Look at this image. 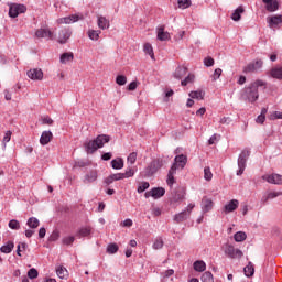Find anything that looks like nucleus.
<instances>
[{
  "label": "nucleus",
  "mask_w": 282,
  "mask_h": 282,
  "mask_svg": "<svg viewBox=\"0 0 282 282\" xmlns=\"http://www.w3.org/2000/svg\"><path fill=\"white\" fill-rule=\"evenodd\" d=\"M267 85L268 83L263 82L262 79H257L249 86L245 87L241 93V99L248 100V102H257V100H259V87H264V89H267Z\"/></svg>",
  "instance_id": "f257e3e1"
},
{
  "label": "nucleus",
  "mask_w": 282,
  "mask_h": 282,
  "mask_svg": "<svg viewBox=\"0 0 282 282\" xmlns=\"http://www.w3.org/2000/svg\"><path fill=\"white\" fill-rule=\"evenodd\" d=\"M111 137L107 134H99L95 140H89L84 143L85 151L88 155H91L98 151V149H102L105 144L109 143Z\"/></svg>",
  "instance_id": "f03ea898"
},
{
  "label": "nucleus",
  "mask_w": 282,
  "mask_h": 282,
  "mask_svg": "<svg viewBox=\"0 0 282 282\" xmlns=\"http://www.w3.org/2000/svg\"><path fill=\"white\" fill-rule=\"evenodd\" d=\"M164 166V160L162 159H156L153 160L144 170L145 177H153L160 169Z\"/></svg>",
  "instance_id": "7ed1b4c3"
},
{
  "label": "nucleus",
  "mask_w": 282,
  "mask_h": 282,
  "mask_svg": "<svg viewBox=\"0 0 282 282\" xmlns=\"http://www.w3.org/2000/svg\"><path fill=\"white\" fill-rule=\"evenodd\" d=\"M8 6H9V17L11 19H17L19 14H25V12H28V7H25V4L9 2Z\"/></svg>",
  "instance_id": "20e7f679"
},
{
  "label": "nucleus",
  "mask_w": 282,
  "mask_h": 282,
  "mask_svg": "<svg viewBox=\"0 0 282 282\" xmlns=\"http://www.w3.org/2000/svg\"><path fill=\"white\" fill-rule=\"evenodd\" d=\"M223 251L228 257V259H241V257H243V251L236 249L235 246L230 243H225L223 246Z\"/></svg>",
  "instance_id": "39448f33"
},
{
  "label": "nucleus",
  "mask_w": 282,
  "mask_h": 282,
  "mask_svg": "<svg viewBox=\"0 0 282 282\" xmlns=\"http://www.w3.org/2000/svg\"><path fill=\"white\" fill-rule=\"evenodd\" d=\"M248 158H250V150H242L238 156V171L237 175H243L246 171V163L248 162Z\"/></svg>",
  "instance_id": "423d86ee"
},
{
  "label": "nucleus",
  "mask_w": 282,
  "mask_h": 282,
  "mask_svg": "<svg viewBox=\"0 0 282 282\" xmlns=\"http://www.w3.org/2000/svg\"><path fill=\"white\" fill-rule=\"evenodd\" d=\"M263 67V61L257 59L250 62L247 66L243 67V74H252L254 72H259Z\"/></svg>",
  "instance_id": "0eeeda50"
},
{
  "label": "nucleus",
  "mask_w": 282,
  "mask_h": 282,
  "mask_svg": "<svg viewBox=\"0 0 282 282\" xmlns=\"http://www.w3.org/2000/svg\"><path fill=\"white\" fill-rule=\"evenodd\" d=\"M267 23L271 30H275V28L279 30L282 25V15H272L267 18Z\"/></svg>",
  "instance_id": "6e6552de"
},
{
  "label": "nucleus",
  "mask_w": 282,
  "mask_h": 282,
  "mask_svg": "<svg viewBox=\"0 0 282 282\" xmlns=\"http://www.w3.org/2000/svg\"><path fill=\"white\" fill-rule=\"evenodd\" d=\"M83 19V15H79V14H72V15H68V17H65V18H59L57 20V23H59V25H63V24H70V23H76V21H82Z\"/></svg>",
  "instance_id": "1a4fd4ad"
},
{
  "label": "nucleus",
  "mask_w": 282,
  "mask_h": 282,
  "mask_svg": "<svg viewBox=\"0 0 282 282\" xmlns=\"http://www.w3.org/2000/svg\"><path fill=\"white\" fill-rule=\"evenodd\" d=\"M262 178L269 184H275L278 186H282V175L281 174H271L263 175Z\"/></svg>",
  "instance_id": "9d476101"
},
{
  "label": "nucleus",
  "mask_w": 282,
  "mask_h": 282,
  "mask_svg": "<svg viewBox=\"0 0 282 282\" xmlns=\"http://www.w3.org/2000/svg\"><path fill=\"white\" fill-rule=\"evenodd\" d=\"M187 162H188V156H186L184 154H180V155L175 156L174 163L172 164V166H175L176 171H177V169H184V166H186Z\"/></svg>",
  "instance_id": "9b49d317"
},
{
  "label": "nucleus",
  "mask_w": 282,
  "mask_h": 282,
  "mask_svg": "<svg viewBox=\"0 0 282 282\" xmlns=\"http://www.w3.org/2000/svg\"><path fill=\"white\" fill-rule=\"evenodd\" d=\"M72 36V31L69 29H62L58 33L57 41L61 43V45H65L67 41H69V37Z\"/></svg>",
  "instance_id": "f8f14e48"
},
{
  "label": "nucleus",
  "mask_w": 282,
  "mask_h": 282,
  "mask_svg": "<svg viewBox=\"0 0 282 282\" xmlns=\"http://www.w3.org/2000/svg\"><path fill=\"white\" fill-rule=\"evenodd\" d=\"M26 76L31 80H43V70L41 68H33L28 70Z\"/></svg>",
  "instance_id": "ddd939ff"
},
{
  "label": "nucleus",
  "mask_w": 282,
  "mask_h": 282,
  "mask_svg": "<svg viewBox=\"0 0 282 282\" xmlns=\"http://www.w3.org/2000/svg\"><path fill=\"white\" fill-rule=\"evenodd\" d=\"M98 180V170H90L84 176V184H93Z\"/></svg>",
  "instance_id": "4468645a"
},
{
  "label": "nucleus",
  "mask_w": 282,
  "mask_h": 282,
  "mask_svg": "<svg viewBox=\"0 0 282 282\" xmlns=\"http://www.w3.org/2000/svg\"><path fill=\"white\" fill-rule=\"evenodd\" d=\"M238 208H239V200L231 199L228 204L224 206V213L225 215H228V213H235V210Z\"/></svg>",
  "instance_id": "2eb2a0df"
},
{
  "label": "nucleus",
  "mask_w": 282,
  "mask_h": 282,
  "mask_svg": "<svg viewBox=\"0 0 282 282\" xmlns=\"http://www.w3.org/2000/svg\"><path fill=\"white\" fill-rule=\"evenodd\" d=\"M52 138H54L52 131H43L40 138V144H42V147L50 144V142H52Z\"/></svg>",
  "instance_id": "dca6fc26"
},
{
  "label": "nucleus",
  "mask_w": 282,
  "mask_h": 282,
  "mask_svg": "<svg viewBox=\"0 0 282 282\" xmlns=\"http://www.w3.org/2000/svg\"><path fill=\"white\" fill-rule=\"evenodd\" d=\"M202 210L203 213H210V210H213V200L208 197H204L202 199Z\"/></svg>",
  "instance_id": "f3484780"
},
{
  "label": "nucleus",
  "mask_w": 282,
  "mask_h": 282,
  "mask_svg": "<svg viewBox=\"0 0 282 282\" xmlns=\"http://www.w3.org/2000/svg\"><path fill=\"white\" fill-rule=\"evenodd\" d=\"M97 25L100 30H109L110 22L102 15H98L97 18Z\"/></svg>",
  "instance_id": "a211bd4d"
},
{
  "label": "nucleus",
  "mask_w": 282,
  "mask_h": 282,
  "mask_svg": "<svg viewBox=\"0 0 282 282\" xmlns=\"http://www.w3.org/2000/svg\"><path fill=\"white\" fill-rule=\"evenodd\" d=\"M175 173H177V170L175 167V165H172L169 173H167V186H173V184H175Z\"/></svg>",
  "instance_id": "6ab92c4d"
},
{
  "label": "nucleus",
  "mask_w": 282,
  "mask_h": 282,
  "mask_svg": "<svg viewBox=\"0 0 282 282\" xmlns=\"http://www.w3.org/2000/svg\"><path fill=\"white\" fill-rule=\"evenodd\" d=\"M189 217H191L189 213L183 210V212L174 215V221L176 224H182L183 221H186V219H188Z\"/></svg>",
  "instance_id": "aec40b11"
},
{
  "label": "nucleus",
  "mask_w": 282,
  "mask_h": 282,
  "mask_svg": "<svg viewBox=\"0 0 282 282\" xmlns=\"http://www.w3.org/2000/svg\"><path fill=\"white\" fill-rule=\"evenodd\" d=\"M156 39L159 41H171V34L164 31V26L158 29Z\"/></svg>",
  "instance_id": "412c9836"
},
{
  "label": "nucleus",
  "mask_w": 282,
  "mask_h": 282,
  "mask_svg": "<svg viewBox=\"0 0 282 282\" xmlns=\"http://www.w3.org/2000/svg\"><path fill=\"white\" fill-rule=\"evenodd\" d=\"M183 199H184V192L182 189H178L172 195L170 202L171 204H180V202H182Z\"/></svg>",
  "instance_id": "4be33fe9"
},
{
  "label": "nucleus",
  "mask_w": 282,
  "mask_h": 282,
  "mask_svg": "<svg viewBox=\"0 0 282 282\" xmlns=\"http://www.w3.org/2000/svg\"><path fill=\"white\" fill-rule=\"evenodd\" d=\"M187 72H188V68L184 66H178L174 72V78H176L177 80H182V78L186 76Z\"/></svg>",
  "instance_id": "5701e85b"
},
{
  "label": "nucleus",
  "mask_w": 282,
  "mask_h": 282,
  "mask_svg": "<svg viewBox=\"0 0 282 282\" xmlns=\"http://www.w3.org/2000/svg\"><path fill=\"white\" fill-rule=\"evenodd\" d=\"M153 199H160V197H164L166 189L163 187H153L152 189Z\"/></svg>",
  "instance_id": "b1692460"
},
{
  "label": "nucleus",
  "mask_w": 282,
  "mask_h": 282,
  "mask_svg": "<svg viewBox=\"0 0 282 282\" xmlns=\"http://www.w3.org/2000/svg\"><path fill=\"white\" fill-rule=\"evenodd\" d=\"M35 36L37 39H47V36L50 39H52V31L47 30V29H39L36 32H35Z\"/></svg>",
  "instance_id": "393cba45"
},
{
  "label": "nucleus",
  "mask_w": 282,
  "mask_h": 282,
  "mask_svg": "<svg viewBox=\"0 0 282 282\" xmlns=\"http://www.w3.org/2000/svg\"><path fill=\"white\" fill-rule=\"evenodd\" d=\"M246 12V9H243L242 6L238 7L231 14V20L232 21H241V14Z\"/></svg>",
  "instance_id": "a878e982"
},
{
  "label": "nucleus",
  "mask_w": 282,
  "mask_h": 282,
  "mask_svg": "<svg viewBox=\"0 0 282 282\" xmlns=\"http://www.w3.org/2000/svg\"><path fill=\"white\" fill-rule=\"evenodd\" d=\"M204 96H206V91L204 90H193L189 93V98L193 100H204Z\"/></svg>",
  "instance_id": "bb28decb"
},
{
  "label": "nucleus",
  "mask_w": 282,
  "mask_h": 282,
  "mask_svg": "<svg viewBox=\"0 0 282 282\" xmlns=\"http://www.w3.org/2000/svg\"><path fill=\"white\" fill-rule=\"evenodd\" d=\"M111 167L115 169V171H120V169H124V160H122V158H117L112 160Z\"/></svg>",
  "instance_id": "cd10ccee"
},
{
  "label": "nucleus",
  "mask_w": 282,
  "mask_h": 282,
  "mask_svg": "<svg viewBox=\"0 0 282 282\" xmlns=\"http://www.w3.org/2000/svg\"><path fill=\"white\" fill-rule=\"evenodd\" d=\"M12 250H14V242H12V241H8L7 245H3L0 248V252H3V254H10V252H12Z\"/></svg>",
  "instance_id": "c85d7f7f"
},
{
  "label": "nucleus",
  "mask_w": 282,
  "mask_h": 282,
  "mask_svg": "<svg viewBox=\"0 0 282 282\" xmlns=\"http://www.w3.org/2000/svg\"><path fill=\"white\" fill-rule=\"evenodd\" d=\"M59 61L62 64L72 63L74 61V53H64L61 55Z\"/></svg>",
  "instance_id": "c756f323"
},
{
  "label": "nucleus",
  "mask_w": 282,
  "mask_h": 282,
  "mask_svg": "<svg viewBox=\"0 0 282 282\" xmlns=\"http://www.w3.org/2000/svg\"><path fill=\"white\" fill-rule=\"evenodd\" d=\"M193 267L196 272H204L206 270V262L197 260L194 262Z\"/></svg>",
  "instance_id": "7c9ffc66"
},
{
  "label": "nucleus",
  "mask_w": 282,
  "mask_h": 282,
  "mask_svg": "<svg viewBox=\"0 0 282 282\" xmlns=\"http://www.w3.org/2000/svg\"><path fill=\"white\" fill-rule=\"evenodd\" d=\"M26 226H29V228L36 229L41 226V221H39V218L36 217H30L26 221Z\"/></svg>",
  "instance_id": "2f4dec72"
},
{
  "label": "nucleus",
  "mask_w": 282,
  "mask_h": 282,
  "mask_svg": "<svg viewBox=\"0 0 282 282\" xmlns=\"http://www.w3.org/2000/svg\"><path fill=\"white\" fill-rule=\"evenodd\" d=\"M245 275L250 278L254 275V265L252 262H249L248 265L243 268Z\"/></svg>",
  "instance_id": "473e14b6"
},
{
  "label": "nucleus",
  "mask_w": 282,
  "mask_h": 282,
  "mask_svg": "<svg viewBox=\"0 0 282 282\" xmlns=\"http://www.w3.org/2000/svg\"><path fill=\"white\" fill-rule=\"evenodd\" d=\"M143 52H145L152 61H155V54L153 53V46L150 43H145L143 46Z\"/></svg>",
  "instance_id": "72a5a7b5"
},
{
  "label": "nucleus",
  "mask_w": 282,
  "mask_h": 282,
  "mask_svg": "<svg viewBox=\"0 0 282 282\" xmlns=\"http://www.w3.org/2000/svg\"><path fill=\"white\" fill-rule=\"evenodd\" d=\"M268 12H276L279 10V1L273 0L265 6Z\"/></svg>",
  "instance_id": "f704fd0d"
},
{
  "label": "nucleus",
  "mask_w": 282,
  "mask_h": 282,
  "mask_svg": "<svg viewBox=\"0 0 282 282\" xmlns=\"http://www.w3.org/2000/svg\"><path fill=\"white\" fill-rule=\"evenodd\" d=\"M272 78H276L278 80L282 79V67H275L271 69Z\"/></svg>",
  "instance_id": "c9c22d12"
},
{
  "label": "nucleus",
  "mask_w": 282,
  "mask_h": 282,
  "mask_svg": "<svg viewBox=\"0 0 282 282\" xmlns=\"http://www.w3.org/2000/svg\"><path fill=\"white\" fill-rule=\"evenodd\" d=\"M135 175V169L128 167L124 173H121V177L123 180H129V177H133Z\"/></svg>",
  "instance_id": "e433bc0d"
},
{
  "label": "nucleus",
  "mask_w": 282,
  "mask_h": 282,
  "mask_svg": "<svg viewBox=\"0 0 282 282\" xmlns=\"http://www.w3.org/2000/svg\"><path fill=\"white\" fill-rule=\"evenodd\" d=\"M77 235L79 237H89V235H91V227H82Z\"/></svg>",
  "instance_id": "4c0bfd02"
},
{
  "label": "nucleus",
  "mask_w": 282,
  "mask_h": 282,
  "mask_svg": "<svg viewBox=\"0 0 282 282\" xmlns=\"http://www.w3.org/2000/svg\"><path fill=\"white\" fill-rule=\"evenodd\" d=\"M200 280L202 282H215V278H213V273L210 271L203 273Z\"/></svg>",
  "instance_id": "58836bf2"
},
{
  "label": "nucleus",
  "mask_w": 282,
  "mask_h": 282,
  "mask_svg": "<svg viewBox=\"0 0 282 282\" xmlns=\"http://www.w3.org/2000/svg\"><path fill=\"white\" fill-rule=\"evenodd\" d=\"M100 31H96V30H89L88 31V37L90 39V41H98V39H100Z\"/></svg>",
  "instance_id": "ea45409f"
},
{
  "label": "nucleus",
  "mask_w": 282,
  "mask_h": 282,
  "mask_svg": "<svg viewBox=\"0 0 282 282\" xmlns=\"http://www.w3.org/2000/svg\"><path fill=\"white\" fill-rule=\"evenodd\" d=\"M195 83V75H188L181 82L182 87H186V85H193Z\"/></svg>",
  "instance_id": "a19ab883"
},
{
  "label": "nucleus",
  "mask_w": 282,
  "mask_h": 282,
  "mask_svg": "<svg viewBox=\"0 0 282 282\" xmlns=\"http://www.w3.org/2000/svg\"><path fill=\"white\" fill-rule=\"evenodd\" d=\"M154 250H162L164 248V240L162 238H156L152 245Z\"/></svg>",
  "instance_id": "79ce46f5"
},
{
  "label": "nucleus",
  "mask_w": 282,
  "mask_h": 282,
  "mask_svg": "<svg viewBox=\"0 0 282 282\" xmlns=\"http://www.w3.org/2000/svg\"><path fill=\"white\" fill-rule=\"evenodd\" d=\"M118 250H119V247H118L117 243H109V245L107 246L106 252H107L108 254H116V252H118Z\"/></svg>",
  "instance_id": "37998d69"
},
{
  "label": "nucleus",
  "mask_w": 282,
  "mask_h": 282,
  "mask_svg": "<svg viewBox=\"0 0 282 282\" xmlns=\"http://www.w3.org/2000/svg\"><path fill=\"white\" fill-rule=\"evenodd\" d=\"M246 232L243 231H237L235 235H234V239L235 241H237L238 243L241 242V241H246Z\"/></svg>",
  "instance_id": "c03bdc74"
},
{
  "label": "nucleus",
  "mask_w": 282,
  "mask_h": 282,
  "mask_svg": "<svg viewBox=\"0 0 282 282\" xmlns=\"http://www.w3.org/2000/svg\"><path fill=\"white\" fill-rule=\"evenodd\" d=\"M9 228H11V230H21V223L17 219H11L9 221Z\"/></svg>",
  "instance_id": "a18cd8bd"
},
{
  "label": "nucleus",
  "mask_w": 282,
  "mask_h": 282,
  "mask_svg": "<svg viewBox=\"0 0 282 282\" xmlns=\"http://www.w3.org/2000/svg\"><path fill=\"white\" fill-rule=\"evenodd\" d=\"M74 241H76V238L74 236H66L63 238L62 243H64V246H72Z\"/></svg>",
  "instance_id": "49530a36"
},
{
  "label": "nucleus",
  "mask_w": 282,
  "mask_h": 282,
  "mask_svg": "<svg viewBox=\"0 0 282 282\" xmlns=\"http://www.w3.org/2000/svg\"><path fill=\"white\" fill-rule=\"evenodd\" d=\"M10 140H12V131L9 130L4 133V137L2 140L3 149H6V145L8 144V142H10Z\"/></svg>",
  "instance_id": "de8ad7c7"
},
{
  "label": "nucleus",
  "mask_w": 282,
  "mask_h": 282,
  "mask_svg": "<svg viewBox=\"0 0 282 282\" xmlns=\"http://www.w3.org/2000/svg\"><path fill=\"white\" fill-rule=\"evenodd\" d=\"M128 163L133 165L135 164L137 160H138V152H132L128 155Z\"/></svg>",
  "instance_id": "09e8293b"
},
{
  "label": "nucleus",
  "mask_w": 282,
  "mask_h": 282,
  "mask_svg": "<svg viewBox=\"0 0 282 282\" xmlns=\"http://www.w3.org/2000/svg\"><path fill=\"white\" fill-rule=\"evenodd\" d=\"M56 274L59 279H65V276H67V269L63 268V267H59L57 270H56Z\"/></svg>",
  "instance_id": "8fccbe9b"
},
{
  "label": "nucleus",
  "mask_w": 282,
  "mask_h": 282,
  "mask_svg": "<svg viewBox=\"0 0 282 282\" xmlns=\"http://www.w3.org/2000/svg\"><path fill=\"white\" fill-rule=\"evenodd\" d=\"M178 8H181V10H186V8H191V0H178Z\"/></svg>",
  "instance_id": "3c124183"
},
{
  "label": "nucleus",
  "mask_w": 282,
  "mask_h": 282,
  "mask_svg": "<svg viewBox=\"0 0 282 282\" xmlns=\"http://www.w3.org/2000/svg\"><path fill=\"white\" fill-rule=\"evenodd\" d=\"M28 276L33 280V279H39V271L35 268H32L28 271Z\"/></svg>",
  "instance_id": "603ef678"
},
{
  "label": "nucleus",
  "mask_w": 282,
  "mask_h": 282,
  "mask_svg": "<svg viewBox=\"0 0 282 282\" xmlns=\"http://www.w3.org/2000/svg\"><path fill=\"white\" fill-rule=\"evenodd\" d=\"M116 83H117V85H120V86L127 85V76H124V75H118V76L116 77Z\"/></svg>",
  "instance_id": "864d4df0"
},
{
  "label": "nucleus",
  "mask_w": 282,
  "mask_h": 282,
  "mask_svg": "<svg viewBox=\"0 0 282 282\" xmlns=\"http://www.w3.org/2000/svg\"><path fill=\"white\" fill-rule=\"evenodd\" d=\"M204 178L207 182H210V180H213V172H210V167H205L204 169Z\"/></svg>",
  "instance_id": "5fc2aeb1"
},
{
  "label": "nucleus",
  "mask_w": 282,
  "mask_h": 282,
  "mask_svg": "<svg viewBox=\"0 0 282 282\" xmlns=\"http://www.w3.org/2000/svg\"><path fill=\"white\" fill-rule=\"evenodd\" d=\"M205 67H213L215 65V59L210 56L204 58Z\"/></svg>",
  "instance_id": "6e6d98bb"
},
{
  "label": "nucleus",
  "mask_w": 282,
  "mask_h": 282,
  "mask_svg": "<svg viewBox=\"0 0 282 282\" xmlns=\"http://www.w3.org/2000/svg\"><path fill=\"white\" fill-rule=\"evenodd\" d=\"M149 182H143L138 186V193H144L149 188Z\"/></svg>",
  "instance_id": "4d7b16f0"
},
{
  "label": "nucleus",
  "mask_w": 282,
  "mask_h": 282,
  "mask_svg": "<svg viewBox=\"0 0 282 282\" xmlns=\"http://www.w3.org/2000/svg\"><path fill=\"white\" fill-rule=\"evenodd\" d=\"M120 226H122V228H131V226H133V220L127 218L126 220L121 221Z\"/></svg>",
  "instance_id": "13d9d810"
},
{
  "label": "nucleus",
  "mask_w": 282,
  "mask_h": 282,
  "mask_svg": "<svg viewBox=\"0 0 282 282\" xmlns=\"http://www.w3.org/2000/svg\"><path fill=\"white\" fill-rule=\"evenodd\" d=\"M270 120H282V112L281 111H274L270 116Z\"/></svg>",
  "instance_id": "bf43d9fd"
},
{
  "label": "nucleus",
  "mask_w": 282,
  "mask_h": 282,
  "mask_svg": "<svg viewBox=\"0 0 282 282\" xmlns=\"http://www.w3.org/2000/svg\"><path fill=\"white\" fill-rule=\"evenodd\" d=\"M221 68H216L214 70V74L212 76L213 80H219L220 76H221Z\"/></svg>",
  "instance_id": "052dcab7"
},
{
  "label": "nucleus",
  "mask_w": 282,
  "mask_h": 282,
  "mask_svg": "<svg viewBox=\"0 0 282 282\" xmlns=\"http://www.w3.org/2000/svg\"><path fill=\"white\" fill-rule=\"evenodd\" d=\"M58 237H61V234L56 230L52 232V235L48 238V241H58Z\"/></svg>",
  "instance_id": "680f3d73"
},
{
  "label": "nucleus",
  "mask_w": 282,
  "mask_h": 282,
  "mask_svg": "<svg viewBox=\"0 0 282 282\" xmlns=\"http://www.w3.org/2000/svg\"><path fill=\"white\" fill-rule=\"evenodd\" d=\"M280 195H282V192H271L268 194L267 199H276V197H280Z\"/></svg>",
  "instance_id": "e2e57ef3"
},
{
  "label": "nucleus",
  "mask_w": 282,
  "mask_h": 282,
  "mask_svg": "<svg viewBox=\"0 0 282 282\" xmlns=\"http://www.w3.org/2000/svg\"><path fill=\"white\" fill-rule=\"evenodd\" d=\"M111 158H113V154L111 152H106L101 155V160H104V162H109Z\"/></svg>",
  "instance_id": "0e129e2a"
},
{
  "label": "nucleus",
  "mask_w": 282,
  "mask_h": 282,
  "mask_svg": "<svg viewBox=\"0 0 282 282\" xmlns=\"http://www.w3.org/2000/svg\"><path fill=\"white\" fill-rule=\"evenodd\" d=\"M110 177H112V182H119V180H123L122 173L111 174Z\"/></svg>",
  "instance_id": "69168bd1"
},
{
  "label": "nucleus",
  "mask_w": 282,
  "mask_h": 282,
  "mask_svg": "<svg viewBox=\"0 0 282 282\" xmlns=\"http://www.w3.org/2000/svg\"><path fill=\"white\" fill-rule=\"evenodd\" d=\"M45 235H47V230L44 227H41L40 230H39L40 239H44Z\"/></svg>",
  "instance_id": "338daca9"
},
{
  "label": "nucleus",
  "mask_w": 282,
  "mask_h": 282,
  "mask_svg": "<svg viewBox=\"0 0 282 282\" xmlns=\"http://www.w3.org/2000/svg\"><path fill=\"white\" fill-rule=\"evenodd\" d=\"M219 122L220 124H230L232 120L230 119V117H223Z\"/></svg>",
  "instance_id": "774afa93"
}]
</instances>
